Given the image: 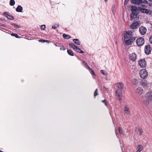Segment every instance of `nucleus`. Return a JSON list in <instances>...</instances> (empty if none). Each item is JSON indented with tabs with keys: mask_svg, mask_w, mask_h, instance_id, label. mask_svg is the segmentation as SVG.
Segmentation results:
<instances>
[{
	"mask_svg": "<svg viewBox=\"0 0 152 152\" xmlns=\"http://www.w3.org/2000/svg\"><path fill=\"white\" fill-rule=\"evenodd\" d=\"M123 84L122 83H119L116 84V87L118 88L116 92V94L120 102L122 99V91L124 88Z\"/></svg>",
	"mask_w": 152,
	"mask_h": 152,
	"instance_id": "nucleus-1",
	"label": "nucleus"
},
{
	"mask_svg": "<svg viewBox=\"0 0 152 152\" xmlns=\"http://www.w3.org/2000/svg\"><path fill=\"white\" fill-rule=\"evenodd\" d=\"M131 10L132 12V14L129 15L131 17L130 19L132 20L135 16H136L139 13L137 7L135 6H132L131 7Z\"/></svg>",
	"mask_w": 152,
	"mask_h": 152,
	"instance_id": "nucleus-2",
	"label": "nucleus"
},
{
	"mask_svg": "<svg viewBox=\"0 0 152 152\" xmlns=\"http://www.w3.org/2000/svg\"><path fill=\"white\" fill-rule=\"evenodd\" d=\"M134 34L130 31H126L124 35V38H132V37H135L133 36Z\"/></svg>",
	"mask_w": 152,
	"mask_h": 152,
	"instance_id": "nucleus-3",
	"label": "nucleus"
},
{
	"mask_svg": "<svg viewBox=\"0 0 152 152\" xmlns=\"http://www.w3.org/2000/svg\"><path fill=\"white\" fill-rule=\"evenodd\" d=\"M131 2L133 4L139 5L142 4H147L148 1L146 0H132Z\"/></svg>",
	"mask_w": 152,
	"mask_h": 152,
	"instance_id": "nucleus-4",
	"label": "nucleus"
},
{
	"mask_svg": "<svg viewBox=\"0 0 152 152\" xmlns=\"http://www.w3.org/2000/svg\"><path fill=\"white\" fill-rule=\"evenodd\" d=\"M140 75L141 78L145 79L148 76V73L145 69H143L140 71Z\"/></svg>",
	"mask_w": 152,
	"mask_h": 152,
	"instance_id": "nucleus-5",
	"label": "nucleus"
},
{
	"mask_svg": "<svg viewBox=\"0 0 152 152\" xmlns=\"http://www.w3.org/2000/svg\"><path fill=\"white\" fill-rule=\"evenodd\" d=\"M69 45L70 47L72 48L76 52L80 53H84L83 51L80 48H78L73 43H69Z\"/></svg>",
	"mask_w": 152,
	"mask_h": 152,
	"instance_id": "nucleus-6",
	"label": "nucleus"
},
{
	"mask_svg": "<svg viewBox=\"0 0 152 152\" xmlns=\"http://www.w3.org/2000/svg\"><path fill=\"white\" fill-rule=\"evenodd\" d=\"M128 39L125 41V44L126 45H132L136 39L135 37H132L131 39Z\"/></svg>",
	"mask_w": 152,
	"mask_h": 152,
	"instance_id": "nucleus-7",
	"label": "nucleus"
},
{
	"mask_svg": "<svg viewBox=\"0 0 152 152\" xmlns=\"http://www.w3.org/2000/svg\"><path fill=\"white\" fill-rule=\"evenodd\" d=\"M145 43L144 39L142 37L138 38L136 40L137 45L139 46H142Z\"/></svg>",
	"mask_w": 152,
	"mask_h": 152,
	"instance_id": "nucleus-8",
	"label": "nucleus"
},
{
	"mask_svg": "<svg viewBox=\"0 0 152 152\" xmlns=\"http://www.w3.org/2000/svg\"><path fill=\"white\" fill-rule=\"evenodd\" d=\"M151 48L149 45H145V52L147 55H149L151 53Z\"/></svg>",
	"mask_w": 152,
	"mask_h": 152,
	"instance_id": "nucleus-9",
	"label": "nucleus"
},
{
	"mask_svg": "<svg viewBox=\"0 0 152 152\" xmlns=\"http://www.w3.org/2000/svg\"><path fill=\"white\" fill-rule=\"evenodd\" d=\"M129 59L133 61H135L137 59V55L134 53H133L129 55Z\"/></svg>",
	"mask_w": 152,
	"mask_h": 152,
	"instance_id": "nucleus-10",
	"label": "nucleus"
},
{
	"mask_svg": "<svg viewBox=\"0 0 152 152\" xmlns=\"http://www.w3.org/2000/svg\"><path fill=\"white\" fill-rule=\"evenodd\" d=\"M139 32L142 35L145 34L147 31L146 28L143 26H141L139 28Z\"/></svg>",
	"mask_w": 152,
	"mask_h": 152,
	"instance_id": "nucleus-11",
	"label": "nucleus"
},
{
	"mask_svg": "<svg viewBox=\"0 0 152 152\" xmlns=\"http://www.w3.org/2000/svg\"><path fill=\"white\" fill-rule=\"evenodd\" d=\"M139 64L142 67H145L146 66V63L145 60L144 59H142L139 61Z\"/></svg>",
	"mask_w": 152,
	"mask_h": 152,
	"instance_id": "nucleus-12",
	"label": "nucleus"
},
{
	"mask_svg": "<svg viewBox=\"0 0 152 152\" xmlns=\"http://www.w3.org/2000/svg\"><path fill=\"white\" fill-rule=\"evenodd\" d=\"M138 24V22L136 21L130 25V28L132 29H135L137 28Z\"/></svg>",
	"mask_w": 152,
	"mask_h": 152,
	"instance_id": "nucleus-13",
	"label": "nucleus"
},
{
	"mask_svg": "<svg viewBox=\"0 0 152 152\" xmlns=\"http://www.w3.org/2000/svg\"><path fill=\"white\" fill-rule=\"evenodd\" d=\"M145 97L148 100H152V92L147 93L145 95Z\"/></svg>",
	"mask_w": 152,
	"mask_h": 152,
	"instance_id": "nucleus-14",
	"label": "nucleus"
},
{
	"mask_svg": "<svg viewBox=\"0 0 152 152\" xmlns=\"http://www.w3.org/2000/svg\"><path fill=\"white\" fill-rule=\"evenodd\" d=\"M124 114L129 115H130V111L129 108L126 106H125L124 110Z\"/></svg>",
	"mask_w": 152,
	"mask_h": 152,
	"instance_id": "nucleus-15",
	"label": "nucleus"
},
{
	"mask_svg": "<svg viewBox=\"0 0 152 152\" xmlns=\"http://www.w3.org/2000/svg\"><path fill=\"white\" fill-rule=\"evenodd\" d=\"M137 93L140 95L141 94L143 93V89L141 87H139L136 90Z\"/></svg>",
	"mask_w": 152,
	"mask_h": 152,
	"instance_id": "nucleus-16",
	"label": "nucleus"
},
{
	"mask_svg": "<svg viewBox=\"0 0 152 152\" xmlns=\"http://www.w3.org/2000/svg\"><path fill=\"white\" fill-rule=\"evenodd\" d=\"M147 81L145 80H142L140 81L141 84L144 87H147Z\"/></svg>",
	"mask_w": 152,
	"mask_h": 152,
	"instance_id": "nucleus-17",
	"label": "nucleus"
},
{
	"mask_svg": "<svg viewBox=\"0 0 152 152\" xmlns=\"http://www.w3.org/2000/svg\"><path fill=\"white\" fill-rule=\"evenodd\" d=\"M22 7L20 5H18L16 9V11L17 12H22Z\"/></svg>",
	"mask_w": 152,
	"mask_h": 152,
	"instance_id": "nucleus-18",
	"label": "nucleus"
},
{
	"mask_svg": "<svg viewBox=\"0 0 152 152\" xmlns=\"http://www.w3.org/2000/svg\"><path fill=\"white\" fill-rule=\"evenodd\" d=\"M74 43L78 45H80V42L79 40L78 39H74L73 40Z\"/></svg>",
	"mask_w": 152,
	"mask_h": 152,
	"instance_id": "nucleus-19",
	"label": "nucleus"
},
{
	"mask_svg": "<svg viewBox=\"0 0 152 152\" xmlns=\"http://www.w3.org/2000/svg\"><path fill=\"white\" fill-rule=\"evenodd\" d=\"M138 150L136 152H140L142 151L143 149V147L141 145H138Z\"/></svg>",
	"mask_w": 152,
	"mask_h": 152,
	"instance_id": "nucleus-20",
	"label": "nucleus"
},
{
	"mask_svg": "<svg viewBox=\"0 0 152 152\" xmlns=\"http://www.w3.org/2000/svg\"><path fill=\"white\" fill-rule=\"evenodd\" d=\"M141 11L143 13H148L149 12V10L146 9L145 8H141Z\"/></svg>",
	"mask_w": 152,
	"mask_h": 152,
	"instance_id": "nucleus-21",
	"label": "nucleus"
},
{
	"mask_svg": "<svg viewBox=\"0 0 152 152\" xmlns=\"http://www.w3.org/2000/svg\"><path fill=\"white\" fill-rule=\"evenodd\" d=\"M67 52L68 54L69 55H70L71 56H74L73 53L71 50L69 49V50H68L67 51Z\"/></svg>",
	"mask_w": 152,
	"mask_h": 152,
	"instance_id": "nucleus-22",
	"label": "nucleus"
},
{
	"mask_svg": "<svg viewBox=\"0 0 152 152\" xmlns=\"http://www.w3.org/2000/svg\"><path fill=\"white\" fill-rule=\"evenodd\" d=\"M63 37L66 39H69L70 38V37L68 35H67L65 34H64L63 35Z\"/></svg>",
	"mask_w": 152,
	"mask_h": 152,
	"instance_id": "nucleus-23",
	"label": "nucleus"
},
{
	"mask_svg": "<svg viewBox=\"0 0 152 152\" xmlns=\"http://www.w3.org/2000/svg\"><path fill=\"white\" fill-rule=\"evenodd\" d=\"M15 1L14 0H10V4L11 6H13L15 4Z\"/></svg>",
	"mask_w": 152,
	"mask_h": 152,
	"instance_id": "nucleus-24",
	"label": "nucleus"
},
{
	"mask_svg": "<svg viewBox=\"0 0 152 152\" xmlns=\"http://www.w3.org/2000/svg\"><path fill=\"white\" fill-rule=\"evenodd\" d=\"M143 104L147 106L149 104V101L147 100H145L143 102Z\"/></svg>",
	"mask_w": 152,
	"mask_h": 152,
	"instance_id": "nucleus-25",
	"label": "nucleus"
},
{
	"mask_svg": "<svg viewBox=\"0 0 152 152\" xmlns=\"http://www.w3.org/2000/svg\"><path fill=\"white\" fill-rule=\"evenodd\" d=\"M11 36H15L17 38H20V37L16 34L12 33L11 34Z\"/></svg>",
	"mask_w": 152,
	"mask_h": 152,
	"instance_id": "nucleus-26",
	"label": "nucleus"
},
{
	"mask_svg": "<svg viewBox=\"0 0 152 152\" xmlns=\"http://www.w3.org/2000/svg\"><path fill=\"white\" fill-rule=\"evenodd\" d=\"M138 83V81L136 79H134L132 81V83L134 85H136Z\"/></svg>",
	"mask_w": 152,
	"mask_h": 152,
	"instance_id": "nucleus-27",
	"label": "nucleus"
},
{
	"mask_svg": "<svg viewBox=\"0 0 152 152\" xmlns=\"http://www.w3.org/2000/svg\"><path fill=\"white\" fill-rule=\"evenodd\" d=\"M59 25L58 24H56L55 25L52 26V28L53 29H56L57 27Z\"/></svg>",
	"mask_w": 152,
	"mask_h": 152,
	"instance_id": "nucleus-28",
	"label": "nucleus"
},
{
	"mask_svg": "<svg viewBox=\"0 0 152 152\" xmlns=\"http://www.w3.org/2000/svg\"><path fill=\"white\" fill-rule=\"evenodd\" d=\"M138 132H139V134L140 136L141 135V134H142V130L141 128H139L138 129Z\"/></svg>",
	"mask_w": 152,
	"mask_h": 152,
	"instance_id": "nucleus-29",
	"label": "nucleus"
},
{
	"mask_svg": "<svg viewBox=\"0 0 152 152\" xmlns=\"http://www.w3.org/2000/svg\"><path fill=\"white\" fill-rule=\"evenodd\" d=\"M98 92V89H96L94 92V97L96 96L97 95H98V93H97Z\"/></svg>",
	"mask_w": 152,
	"mask_h": 152,
	"instance_id": "nucleus-30",
	"label": "nucleus"
},
{
	"mask_svg": "<svg viewBox=\"0 0 152 152\" xmlns=\"http://www.w3.org/2000/svg\"><path fill=\"white\" fill-rule=\"evenodd\" d=\"M3 15L7 18L9 17V15L6 12H4L3 13Z\"/></svg>",
	"mask_w": 152,
	"mask_h": 152,
	"instance_id": "nucleus-31",
	"label": "nucleus"
},
{
	"mask_svg": "<svg viewBox=\"0 0 152 152\" xmlns=\"http://www.w3.org/2000/svg\"><path fill=\"white\" fill-rule=\"evenodd\" d=\"M11 25L12 26H14V27L16 28H19V26L18 25H17L15 23H12L11 24Z\"/></svg>",
	"mask_w": 152,
	"mask_h": 152,
	"instance_id": "nucleus-32",
	"label": "nucleus"
},
{
	"mask_svg": "<svg viewBox=\"0 0 152 152\" xmlns=\"http://www.w3.org/2000/svg\"><path fill=\"white\" fill-rule=\"evenodd\" d=\"M101 73L104 75H107V74L104 71V70H100Z\"/></svg>",
	"mask_w": 152,
	"mask_h": 152,
	"instance_id": "nucleus-33",
	"label": "nucleus"
},
{
	"mask_svg": "<svg viewBox=\"0 0 152 152\" xmlns=\"http://www.w3.org/2000/svg\"><path fill=\"white\" fill-rule=\"evenodd\" d=\"M45 25H42L41 26V29L42 30H44L45 29Z\"/></svg>",
	"mask_w": 152,
	"mask_h": 152,
	"instance_id": "nucleus-34",
	"label": "nucleus"
},
{
	"mask_svg": "<svg viewBox=\"0 0 152 152\" xmlns=\"http://www.w3.org/2000/svg\"><path fill=\"white\" fill-rule=\"evenodd\" d=\"M7 18L11 20H13L14 19V18L12 16H11L10 15H9V17Z\"/></svg>",
	"mask_w": 152,
	"mask_h": 152,
	"instance_id": "nucleus-35",
	"label": "nucleus"
},
{
	"mask_svg": "<svg viewBox=\"0 0 152 152\" xmlns=\"http://www.w3.org/2000/svg\"><path fill=\"white\" fill-rule=\"evenodd\" d=\"M118 132L120 134H123L122 131L121 129V128L119 127L118 129Z\"/></svg>",
	"mask_w": 152,
	"mask_h": 152,
	"instance_id": "nucleus-36",
	"label": "nucleus"
},
{
	"mask_svg": "<svg viewBox=\"0 0 152 152\" xmlns=\"http://www.w3.org/2000/svg\"><path fill=\"white\" fill-rule=\"evenodd\" d=\"M90 71V72H91V74L92 75H93V76L95 75V73H94V71L92 69Z\"/></svg>",
	"mask_w": 152,
	"mask_h": 152,
	"instance_id": "nucleus-37",
	"label": "nucleus"
},
{
	"mask_svg": "<svg viewBox=\"0 0 152 152\" xmlns=\"http://www.w3.org/2000/svg\"><path fill=\"white\" fill-rule=\"evenodd\" d=\"M102 102H103V103H104L105 104V105L106 106H107V103H106V101L104 99V100H102Z\"/></svg>",
	"mask_w": 152,
	"mask_h": 152,
	"instance_id": "nucleus-38",
	"label": "nucleus"
},
{
	"mask_svg": "<svg viewBox=\"0 0 152 152\" xmlns=\"http://www.w3.org/2000/svg\"><path fill=\"white\" fill-rule=\"evenodd\" d=\"M149 41L152 44V36H151L149 38Z\"/></svg>",
	"mask_w": 152,
	"mask_h": 152,
	"instance_id": "nucleus-39",
	"label": "nucleus"
},
{
	"mask_svg": "<svg viewBox=\"0 0 152 152\" xmlns=\"http://www.w3.org/2000/svg\"><path fill=\"white\" fill-rule=\"evenodd\" d=\"M86 68L88 69L90 71L92 69L89 66L87 65V66L86 67Z\"/></svg>",
	"mask_w": 152,
	"mask_h": 152,
	"instance_id": "nucleus-40",
	"label": "nucleus"
},
{
	"mask_svg": "<svg viewBox=\"0 0 152 152\" xmlns=\"http://www.w3.org/2000/svg\"><path fill=\"white\" fill-rule=\"evenodd\" d=\"M129 0H125L124 2V4H126L128 2Z\"/></svg>",
	"mask_w": 152,
	"mask_h": 152,
	"instance_id": "nucleus-41",
	"label": "nucleus"
},
{
	"mask_svg": "<svg viewBox=\"0 0 152 152\" xmlns=\"http://www.w3.org/2000/svg\"><path fill=\"white\" fill-rule=\"evenodd\" d=\"M39 41L44 42H45V40L43 39H40L39 40Z\"/></svg>",
	"mask_w": 152,
	"mask_h": 152,
	"instance_id": "nucleus-42",
	"label": "nucleus"
},
{
	"mask_svg": "<svg viewBox=\"0 0 152 152\" xmlns=\"http://www.w3.org/2000/svg\"><path fill=\"white\" fill-rule=\"evenodd\" d=\"M45 42H47L48 43L50 42V41L48 40H45Z\"/></svg>",
	"mask_w": 152,
	"mask_h": 152,
	"instance_id": "nucleus-43",
	"label": "nucleus"
},
{
	"mask_svg": "<svg viewBox=\"0 0 152 152\" xmlns=\"http://www.w3.org/2000/svg\"><path fill=\"white\" fill-rule=\"evenodd\" d=\"M84 64L86 66H87V65H88L87 63H86V62Z\"/></svg>",
	"mask_w": 152,
	"mask_h": 152,
	"instance_id": "nucleus-44",
	"label": "nucleus"
},
{
	"mask_svg": "<svg viewBox=\"0 0 152 152\" xmlns=\"http://www.w3.org/2000/svg\"><path fill=\"white\" fill-rule=\"evenodd\" d=\"M148 0L150 1L151 2H152V0Z\"/></svg>",
	"mask_w": 152,
	"mask_h": 152,
	"instance_id": "nucleus-45",
	"label": "nucleus"
},
{
	"mask_svg": "<svg viewBox=\"0 0 152 152\" xmlns=\"http://www.w3.org/2000/svg\"><path fill=\"white\" fill-rule=\"evenodd\" d=\"M85 63H86V62L85 61H83V64H85Z\"/></svg>",
	"mask_w": 152,
	"mask_h": 152,
	"instance_id": "nucleus-46",
	"label": "nucleus"
},
{
	"mask_svg": "<svg viewBox=\"0 0 152 152\" xmlns=\"http://www.w3.org/2000/svg\"><path fill=\"white\" fill-rule=\"evenodd\" d=\"M107 0H104V1H105V2H106L107 1Z\"/></svg>",
	"mask_w": 152,
	"mask_h": 152,
	"instance_id": "nucleus-47",
	"label": "nucleus"
},
{
	"mask_svg": "<svg viewBox=\"0 0 152 152\" xmlns=\"http://www.w3.org/2000/svg\"><path fill=\"white\" fill-rule=\"evenodd\" d=\"M54 45H56V46H57V45H56V44L55 43H54Z\"/></svg>",
	"mask_w": 152,
	"mask_h": 152,
	"instance_id": "nucleus-48",
	"label": "nucleus"
},
{
	"mask_svg": "<svg viewBox=\"0 0 152 152\" xmlns=\"http://www.w3.org/2000/svg\"><path fill=\"white\" fill-rule=\"evenodd\" d=\"M62 48H60V49L61 50H62Z\"/></svg>",
	"mask_w": 152,
	"mask_h": 152,
	"instance_id": "nucleus-49",
	"label": "nucleus"
},
{
	"mask_svg": "<svg viewBox=\"0 0 152 152\" xmlns=\"http://www.w3.org/2000/svg\"><path fill=\"white\" fill-rule=\"evenodd\" d=\"M63 50H65V49H64V48H63Z\"/></svg>",
	"mask_w": 152,
	"mask_h": 152,
	"instance_id": "nucleus-50",
	"label": "nucleus"
}]
</instances>
